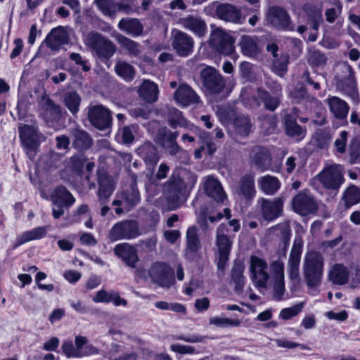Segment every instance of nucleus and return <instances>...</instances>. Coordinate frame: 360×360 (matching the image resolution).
<instances>
[{
	"label": "nucleus",
	"instance_id": "23",
	"mask_svg": "<svg viewBox=\"0 0 360 360\" xmlns=\"http://www.w3.org/2000/svg\"><path fill=\"white\" fill-rule=\"evenodd\" d=\"M97 176L98 184L97 191L98 202L101 204L107 203L115 189L113 181L104 171H98Z\"/></svg>",
	"mask_w": 360,
	"mask_h": 360
},
{
	"label": "nucleus",
	"instance_id": "51",
	"mask_svg": "<svg viewBox=\"0 0 360 360\" xmlns=\"http://www.w3.org/2000/svg\"><path fill=\"white\" fill-rule=\"evenodd\" d=\"M94 4L105 15L114 18L117 13L116 3L112 0H95Z\"/></svg>",
	"mask_w": 360,
	"mask_h": 360
},
{
	"label": "nucleus",
	"instance_id": "58",
	"mask_svg": "<svg viewBox=\"0 0 360 360\" xmlns=\"http://www.w3.org/2000/svg\"><path fill=\"white\" fill-rule=\"evenodd\" d=\"M63 352L68 358L70 357H80V351L76 349L71 340H66L63 342L61 346Z\"/></svg>",
	"mask_w": 360,
	"mask_h": 360
},
{
	"label": "nucleus",
	"instance_id": "1",
	"mask_svg": "<svg viewBox=\"0 0 360 360\" xmlns=\"http://www.w3.org/2000/svg\"><path fill=\"white\" fill-rule=\"evenodd\" d=\"M324 268L323 256L316 251L306 253L303 264L302 274L304 281L309 288V293L315 295L322 281Z\"/></svg>",
	"mask_w": 360,
	"mask_h": 360
},
{
	"label": "nucleus",
	"instance_id": "9",
	"mask_svg": "<svg viewBox=\"0 0 360 360\" xmlns=\"http://www.w3.org/2000/svg\"><path fill=\"white\" fill-rule=\"evenodd\" d=\"M343 174L342 167L334 165L325 168L319 173L318 178L324 188L336 191L345 181Z\"/></svg>",
	"mask_w": 360,
	"mask_h": 360
},
{
	"label": "nucleus",
	"instance_id": "6",
	"mask_svg": "<svg viewBox=\"0 0 360 360\" xmlns=\"http://www.w3.org/2000/svg\"><path fill=\"white\" fill-rule=\"evenodd\" d=\"M250 278L257 288H266L270 279L266 262L257 256H251L250 259Z\"/></svg>",
	"mask_w": 360,
	"mask_h": 360
},
{
	"label": "nucleus",
	"instance_id": "48",
	"mask_svg": "<svg viewBox=\"0 0 360 360\" xmlns=\"http://www.w3.org/2000/svg\"><path fill=\"white\" fill-rule=\"evenodd\" d=\"M81 101L80 96L75 91L66 92L64 95V103L72 115L79 111Z\"/></svg>",
	"mask_w": 360,
	"mask_h": 360
},
{
	"label": "nucleus",
	"instance_id": "30",
	"mask_svg": "<svg viewBox=\"0 0 360 360\" xmlns=\"http://www.w3.org/2000/svg\"><path fill=\"white\" fill-rule=\"evenodd\" d=\"M241 52L250 58L256 57L262 51L259 44V37L243 34L240 37L238 43Z\"/></svg>",
	"mask_w": 360,
	"mask_h": 360
},
{
	"label": "nucleus",
	"instance_id": "38",
	"mask_svg": "<svg viewBox=\"0 0 360 360\" xmlns=\"http://www.w3.org/2000/svg\"><path fill=\"white\" fill-rule=\"evenodd\" d=\"M48 231L47 226H39L23 232L16 240L15 247H18L25 243L44 238Z\"/></svg>",
	"mask_w": 360,
	"mask_h": 360
},
{
	"label": "nucleus",
	"instance_id": "18",
	"mask_svg": "<svg viewBox=\"0 0 360 360\" xmlns=\"http://www.w3.org/2000/svg\"><path fill=\"white\" fill-rule=\"evenodd\" d=\"M201 249L199 230L196 226H192L187 229L186 234L185 257L188 259H193L200 255Z\"/></svg>",
	"mask_w": 360,
	"mask_h": 360
},
{
	"label": "nucleus",
	"instance_id": "14",
	"mask_svg": "<svg viewBox=\"0 0 360 360\" xmlns=\"http://www.w3.org/2000/svg\"><path fill=\"white\" fill-rule=\"evenodd\" d=\"M152 281L163 288H169L174 283V273L166 264L156 262L149 270Z\"/></svg>",
	"mask_w": 360,
	"mask_h": 360
},
{
	"label": "nucleus",
	"instance_id": "50",
	"mask_svg": "<svg viewBox=\"0 0 360 360\" xmlns=\"http://www.w3.org/2000/svg\"><path fill=\"white\" fill-rule=\"evenodd\" d=\"M168 122L172 128H176L178 126L186 127L187 126L186 120L182 116L181 112L175 108H169Z\"/></svg>",
	"mask_w": 360,
	"mask_h": 360
},
{
	"label": "nucleus",
	"instance_id": "29",
	"mask_svg": "<svg viewBox=\"0 0 360 360\" xmlns=\"http://www.w3.org/2000/svg\"><path fill=\"white\" fill-rule=\"evenodd\" d=\"M219 18L224 21L242 24L241 11L236 6L230 4H221L216 9Z\"/></svg>",
	"mask_w": 360,
	"mask_h": 360
},
{
	"label": "nucleus",
	"instance_id": "41",
	"mask_svg": "<svg viewBox=\"0 0 360 360\" xmlns=\"http://www.w3.org/2000/svg\"><path fill=\"white\" fill-rule=\"evenodd\" d=\"M115 71L118 76L128 82L134 79L136 73L135 68L131 64L120 60L117 61Z\"/></svg>",
	"mask_w": 360,
	"mask_h": 360
},
{
	"label": "nucleus",
	"instance_id": "64",
	"mask_svg": "<svg viewBox=\"0 0 360 360\" xmlns=\"http://www.w3.org/2000/svg\"><path fill=\"white\" fill-rule=\"evenodd\" d=\"M150 111L147 108H134L129 110V114L136 119L147 120Z\"/></svg>",
	"mask_w": 360,
	"mask_h": 360
},
{
	"label": "nucleus",
	"instance_id": "5",
	"mask_svg": "<svg viewBox=\"0 0 360 360\" xmlns=\"http://www.w3.org/2000/svg\"><path fill=\"white\" fill-rule=\"evenodd\" d=\"M335 86L338 90L355 100L357 96L356 83L354 72L351 65L345 63L342 66V74L335 76Z\"/></svg>",
	"mask_w": 360,
	"mask_h": 360
},
{
	"label": "nucleus",
	"instance_id": "10",
	"mask_svg": "<svg viewBox=\"0 0 360 360\" xmlns=\"http://www.w3.org/2000/svg\"><path fill=\"white\" fill-rule=\"evenodd\" d=\"M210 43L212 49L221 54L229 56L234 51L233 39L221 29L212 32Z\"/></svg>",
	"mask_w": 360,
	"mask_h": 360
},
{
	"label": "nucleus",
	"instance_id": "49",
	"mask_svg": "<svg viewBox=\"0 0 360 360\" xmlns=\"http://www.w3.org/2000/svg\"><path fill=\"white\" fill-rule=\"evenodd\" d=\"M308 20L312 24V28L318 30L320 25L323 22L321 10L314 7L309 6L306 8Z\"/></svg>",
	"mask_w": 360,
	"mask_h": 360
},
{
	"label": "nucleus",
	"instance_id": "63",
	"mask_svg": "<svg viewBox=\"0 0 360 360\" xmlns=\"http://www.w3.org/2000/svg\"><path fill=\"white\" fill-rule=\"evenodd\" d=\"M347 135L348 133L346 131H342L335 140L334 145L338 153H344L345 152Z\"/></svg>",
	"mask_w": 360,
	"mask_h": 360
},
{
	"label": "nucleus",
	"instance_id": "17",
	"mask_svg": "<svg viewBox=\"0 0 360 360\" xmlns=\"http://www.w3.org/2000/svg\"><path fill=\"white\" fill-rule=\"evenodd\" d=\"M293 210L303 216L315 213L318 204L309 193L302 191L296 195L292 202Z\"/></svg>",
	"mask_w": 360,
	"mask_h": 360
},
{
	"label": "nucleus",
	"instance_id": "33",
	"mask_svg": "<svg viewBox=\"0 0 360 360\" xmlns=\"http://www.w3.org/2000/svg\"><path fill=\"white\" fill-rule=\"evenodd\" d=\"M118 28L132 37H138L143 34V27L136 18H122L118 23Z\"/></svg>",
	"mask_w": 360,
	"mask_h": 360
},
{
	"label": "nucleus",
	"instance_id": "11",
	"mask_svg": "<svg viewBox=\"0 0 360 360\" xmlns=\"http://www.w3.org/2000/svg\"><path fill=\"white\" fill-rule=\"evenodd\" d=\"M303 242L298 237L294 240L287 262V272L291 281H300V264L302 252Z\"/></svg>",
	"mask_w": 360,
	"mask_h": 360
},
{
	"label": "nucleus",
	"instance_id": "3",
	"mask_svg": "<svg viewBox=\"0 0 360 360\" xmlns=\"http://www.w3.org/2000/svg\"><path fill=\"white\" fill-rule=\"evenodd\" d=\"M84 43L95 51L102 61L108 60L116 51L115 44L98 32H89L85 37Z\"/></svg>",
	"mask_w": 360,
	"mask_h": 360
},
{
	"label": "nucleus",
	"instance_id": "37",
	"mask_svg": "<svg viewBox=\"0 0 360 360\" xmlns=\"http://www.w3.org/2000/svg\"><path fill=\"white\" fill-rule=\"evenodd\" d=\"M243 272L244 265L240 262H236L231 269L230 284L234 285V290L238 293L243 291L245 285Z\"/></svg>",
	"mask_w": 360,
	"mask_h": 360
},
{
	"label": "nucleus",
	"instance_id": "53",
	"mask_svg": "<svg viewBox=\"0 0 360 360\" xmlns=\"http://www.w3.org/2000/svg\"><path fill=\"white\" fill-rule=\"evenodd\" d=\"M288 54H283L279 58H275L272 64L274 71L279 76H283L288 70Z\"/></svg>",
	"mask_w": 360,
	"mask_h": 360
},
{
	"label": "nucleus",
	"instance_id": "55",
	"mask_svg": "<svg viewBox=\"0 0 360 360\" xmlns=\"http://www.w3.org/2000/svg\"><path fill=\"white\" fill-rule=\"evenodd\" d=\"M121 198L130 207L136 205L140 200V195L138 190L132 187L130 190L123 192L121 194Z\"/></svg>",
	"mask_w": 360,
	"mask_h": 360
},
{
	"label": "nucleus",
	"instance_id": "39",
	"mask_svg": "<svg viewBox=\"0 0 360 360\" xmlns=\"http://www.w3.org/2000/svg\"><path fill=\"white\" fill-rule=\"evenodd\" d=\"M349 271L342 264H336L330 270V281L338 285H344L348 281Z\"/></svg>",
	"mask_w": 360,
	"mask_h": 360
},
{
	"label": "nucleus",
	"instance_id": "24",
	"mask_svg": "<svg viewBox=\"0 0 360 360\" xmlns=\"http://www.w3.org/2000/svg\"><path fill=\"white\" fill-rule=\"evenodd\" d=\"M174 98L182 107L196 105L200 102L197 94L187 84L180 85L174 92Z\"/></svg>",
	"mask_w": 360,
	"mask_h": 360
},
{
	"label": "nucleus",
	"instance_id": "45",
	"mask_svg": "<svg viewBox=\"0 0 360 360\" xmlns=\"http://www.w3.org/2000/svg\"><path fill=\"white\" fill-rule=\"evenodd\" d=\"M115 39L119 44L124 49L130 56L137 57L141 53L140 44L139 43L121 34H117Z\"/></svg>",
	"mask_w": 360,
	"mask_h": 360
},
{
	"label": "nucleus",
	"instance_id": "44",
	"mask_svg": "<svg viewBox=\"0 0 360 360\" xmlns=\"http://www.w3.org/2000/svg\"><path fill=\"white\" fill-rule=\"evenodd\" d=\"M257 97L264 103V108L271 112L274 111L281 103L279 96H271L262 89H257Z\"/></svg>",
	"mask_w": 360,
	"mask_h": 360
},
{
	"label": "nucleus",
	"instance_id": "46",
	"mask_svg": "<svg viewBox=\"0 0 360 360\" xmlns=\"http://www.w3.org/2000/svg\"><path fill=\"white\" fill-rule=\"evenodd\" d=\"M236 132L240 136L246 137L252 131V124L249 117L240 115L234 120Z\"/></svg>",
	"mask_w": 360,
	"mask_h": 360
},
{
	"label": "nucleus",
	"instance_id": "26",
	"mask_svg": "<svg viewBox=\"0 0 360 360\" xmlns=\"http://www.w3.org/2000/svg\"><path fill=\"white\" fill-rule=\"evenodd\" d=\"M179 136L177 131H171L167 128H163L160 130L158 134V143L162 148L167 150L171 155H176L178 153L181 148L176 141Z\"/></svg>",
	"mask_w": 360,
	"mask_h": 360
},
{
	"label": "nucleus",
	"instance_id": "42",
	"mask_svg": "<svg viewBox=\"0 0 360 360\" xmlns=\"http://www.w3.org/2000/svg\"><path fill=\"white\" fill-rule=\"evenodd\" d=\"M185 188L186 184L180 178H176L170 181L166 188L167 198L172 201L179 200L183 194Z\"/></svg>",
	"mask_w": 360,
	"mask_h": 360
},
{
	"label": "nucleus",
	"instance_id": "25",
	"mask_svg": "<svg viewBox=\"0 0 360 360\" xmlns=\"http://www.w3.org/2000/svg\"><path fill=\"white\" fill-rule=\"evenodd\" d=\"M237 195L248 202H251L256 195V188L255 176L251 174H246L243 176L239 181L236 189Z\"/></svg>",
	"mask_w": 360,
	"mask_h": 360
},
{
	"label": "nucleus",
	"instance_id": "34",
	"mask_svg": "<svg viewBox=\"0 0 360 360\" xmlns=\"http://www.w3.org/2000/svg\"><path fill=\"white\" fill-rule=\"evenodd\" d=\"M72 146L80 150L89 148L92 145V139L86 131L79 128L71 129Z\"/></svg>",
	"mask_w": 360,
	"mask_h": 360
},
{
	"label": "nucleus",
	"instance_id": "57",
	"mask_svg": "<svg viewBox=\"0 0 360 360\" xmlns=\"http://www.w3.org/2000/svg\"><path fill=\"white\" fill-rule=\"evenodd\" d=\"M135 127L134 125L125 126L120 131L121 141L124 144H130L134 140Z\"/></svg>",
	"mask_w": 360,
	"mask_h": 360
},
{
	"label": "nucleus",
	"instance_id": "28",
	"mask_svg": "<svg viewBox=\"0 0 360 360\" xmlns=\"http://www.w3.org/2000/svg\"><path fill=\"white\" fill-rule=\"evenodd\" d=\"M203 188L206 195L217 202H223L226 198L221 183L211 176L205 178Z\"/></svg>",
	"mask_w": 360,
	"mask_h": 360
},
{
	"label": "nucleus",
	"instance_id": "61",
	"mask_svg": "<svg viewBox=\"0 0 360 360\" xmlns=\"http://www.w3.org/2000/svg\"><path fill=\"white\" fill-rule=\"evenodd\" d=\"M197 222L199 226L203 230H207L209 226L207 221V208L205 206L200 207L198 210H196Z\"/></svg>",
	"mask_w": 360,
	"mask_h": 360
},
{
	"label": "nucleus",
	"instance_id": "31",
	"mask_svg": "<svg viewBox=\"0 0 360 360\" xmlns=\"http://www.w3.org/2000/svg\"><path fill=\"white\" fill-rule=\"evenodd\" d=\"M326 103L330 112L336 119L344 120L347 117L349 106L344 100L338 96H329L326 100Z\"/></svg>",
	"mask_w": 360,
	"mask_h": 360
},
{
	"label": "nucleus",
	"instance_id": "21",
	"mask_svg": "<svg viewBox=\"0 0 360 360\" xmlns=\"http://www.w3.org/2000/svg\"><path fill=\"white\" fill-rule=\"evenodd\" d=\"M178 24L199 37H203L207 32L206 22L200 16L196 15H188L180 18Z\"/></svg>",
	"mask_w": 360,
	"mask_h": 360
},
{
	"label": "nucleus",
	"instance_id": "56",
	"mask_svg": "<svg viewBox=\"0 0 360 360\" xmlns=\"http://www.w3.org/2000/svg\"><path fill=\"white\" fill-rule=\"evenodd\" d=\"M269 268L274 280L284 279V263L281 259L272 261Z\"/></svg>",
	"mask_w": 360,
	"mask_h": 360
},
{
	"label": "nucleus",
	"instance_id": "62",
	"mask_svg": "<svg viewBox=\"0 0 360 360\" xmlns=\"http://www.w3.org/2000/svg\"><path fill=\"white\" fill-rule=\"evenodd\" d=\"M86 162V157L82 153L77 154L72 156L70 160V167L73 170L79 172L84 167Z\"/></svg>",
	"mask_w": 360,
	"mask_h": 360
},
{
	"label": "nucleus",
	"instance_id": "52",
	"mask_svg": "<svg viewBox=\"0 0 360 360\" xmlns=\"http://www.w3.org/2000/svg\"><path fill=\"white\" fill-rule=\"evenodd\" d=\"M307 61L312 67H324L328 58L324 53L319 50H311L309 52Z\"/></svg>",
	"mask_w": 360,
	"mask_h": 360
},
{
	"label": "nucleus",
	"instance_id": "22",
	"mask_svg": "<svg viewBox=\"0 0 360 360\" xmlns=\"http://www.w3.org/2000/svg\"><path fill=\"white\" fill-rule=\"evenodd\" d=\"M113 252L127 266L131 268H135L139 261L136 248L129 243H124L115 245Z\"/></svg>",
	"mask_w": 360,
	"mask_h": 360
},
{
	"label": "nucleus",
	"instance_id": "2",
	"mask_svg": "<svg viewBox=\"0 0 360 360\" xmlns=\"http://www.w3.org/2000/svg\"><path fill=\"white\" fill-rule=\"evenodd\" d=\"M22 146L27 157L33 160L39 150V146L46 137L34 125L20 124L18 127Z\"/></svg>",
	"mask_w": 360,
	"mask_h": 360
},
{
	"label": "nucleus",
	"instance_id": "40",
	"mask_svg": "<svg viewBox=\"0 0 360 360\" xmlns=\"http://www.w3.org/2000/svg\"><path fill=\"white\" fill-rule=\"evenodd\" d=\"M259 188L266 195H274L280 187V182L276 177L266 175L258 179Z\"/></svg>",
	"mask_w": 360,
	"mask_h": 360
},
{
	"label": "nucleus",
	"instance_id": "47",
	"mask_svg": "<svg viewBox=\"0 0 360 360\" xmlns=\"http://www.w3.org/2000/svg\"><path fill=\"white\" fill-rule=\"evenodd\" d=\"M342 200L346 209L360 202V189L354 185L349 186L344 192Z\"/></svg>",
	"mask_w": 360,
	"mask_h": 360
},
{
	"label": "nucleus",
	"instance_id": "54",
	"mask_svg": "<svg viewBox=\"0 0 360 360\" xmlns=\"http://www.w3.org/2000/svg\"><path fill=\"white\" fill-rule=\"evenodd\" d=\"M210 324L214 325L217 327L236 326L240 325L241 321L239 319H231L225 317L214 316L210 319Z\"/></svg>",
	"mask_w": 360,
	"mask_h": 360
},
{
	"label": "nucleus",
	"instance_id": "59",
	"mask_svg": "<svg viewBox=\"0 0 360 360\" xmlns=\"http://www.w3.org/2000/svg\"><path fill=\"white\" fill-rule=\"evenodd\" d=\"M303 307L302 303H299L292 307L285 308L281 311L280 317L284 320H288L297 315Z\"/></svg>",
	"mask_w": 360,
	"mask_h": 360
},
{
	"label": "nucleus",
	"instance_id": "27",
	"mask_svg": "<svg viewBox=\"0 0 360 360\" xmlns=\"http://www.w3.org/2000/svg\"><path fill=\"white\" fill-rule=\"evenodd\" d=\"M44 42L53 51H58L60 48L69 42V37L63 27L53 28L46 36Z\"/></svg>",
	"mask_w": 360,
	"mask_h": 360
},
{
	"label": "nucleus",
	"instance_id": "7",
	"mask_svg": "<svg viewBox=\"0 0 360 360\" xmlns=\"http://www.w3.org/2000/svg\"><path fill=\"white\" fill-rule=\"evenodd\" d=\"M226 226L221 224L217 229L216 247L217 250V269L224 271L230 254L232 242L227 235L224 233Z\"/></svg>",
	"mask_w": 360,
	"mask_h": 360
},
{
	"label": "nucleus",
	"instance_id": "8",
	"mask_svg": "<svg viewBox=\"0 0 360 360\" xmlns=\"http://www.w3.org/2000/svg\"><path fill=\"white\" fill-rule=\"evenodd\" d=\"M266 24L280 30H294L288 12L279 6L270 7L266 13Z\"/></svg>",
	"mask_w": 360,
	"mask_h": 360
},
{
	"label": "nucleus",
	"instance_id": "15",
	"mask_svg": "<svg viewBox=\"0 0 360 360\" xmlns=\"http://www.w3.org/2000/svg\"><path fill=\"white\" fill-rule=\"evenodd\" d=\"M264 220L271 221L282 214L283 201L281 198L269 200L260 198L257 201Z\"/></svg>",
	"mask_w": 360,
	"mask_h": 360
},
{
	"label": "nucleus",
	"instance_id": "13",
	"mask_svg": "<svg viewBox=\"0 0 360 360\" xmlns=\"http://www.w3.org/2000/svg\"><path fill=\"white\" fill-rule=\"evenodd\" d=\"M200 75L203 86L210 93L218 94L224 90V79L214 68L207 67L201 71Z\"/></svg>",
	"mask_w": 360,
	"mask_h": 360
},
{
	"label": "nucleus",
	"instance_id": "60",
	"mask_svg": "<svg viewBox=\"0 0 360 360\" xmlns=\"http://www.w3.org/2000/svg\"><path fill=\"white\" fill-rule=\"evenodd\" d=\"M341 13L342 5L340 3L337 4L335 7L326 9L325 12L326 21L329 23H333Z\"/></svg>",
	"mask_w": 360,
	"mask_h": 360
},
{
	"label": "nucleus",
	"instance_id": "4",
	"mask_svg": "<svg viewBox=\"0 0 360 360\" xmlns=\"http://www.w3.org/2000/svg\"><path fill=\"white\" fill-rule=\"evenodd\" d=\"M141 232L137 221L129 219L117 222L108 233V238L115 242L120 240H131L140 236Z\"/></svg>",
	"mask_w": 360,
	"mask_h": 360
},
{
	"label": "nucleus",
	"instance_id": "35",
	"mask_svg": "<svg viewBox=\"0 0 360 360\" xmlns=\"http://www.w3.org/2000/svg\"><path fill=\"white\" fill-rule=\"evenodd\" d=\"M51 201L53 205H63L65 207H69L75 202L73 195L64 186L57 187L51 195Z\"/></svg>",
	"mask_w": 360,
	"mask_h": 360
},
{
	"label": "nucleus",
	"instance_id": "36",
	"mask_svg": "<svg viewBox=\"0 0 360 360\" xmlns=\"http://www.w3.org/2000/svg\"><path fill=\"white\" fill-rule=\"evenodd\" d=\"M285 133L288 136L304 138L306 129L300 126L296 122V117L291 114H286L284 117Z\"/></svg>",
	"mask_w": 360,
	"mask_h": 360
},
{
	"label": "nucleus",
	"instance_id": "32",
	"mask_svg": "<svg viewBox=\"0 0 360 360\" xmlns=\"http://www.w3.org/2000/svg\"><path fill=\"white\" fill-rule=\"evenodd\" d=\"M138 93L139 97L144 101L148 103H155L158 98V86L149 79H144L138 89Z\"/></svg>",
	"mask_w": 360,
	"mask_h": 360
},
{
	"label": "nucleus",
	"instance_id": "20",
	"mask_svg": "<svg viewBox=\"0 0 360 360\" xmlns=\"http://www.w3.org/2000/svg\"><path fill=\"white\" fill-rule=\"evenodd\" d=\"M42 115L46 122H58L63 115L62 108L55 103L47 94H44L39 101Z\"/></svg>",
	"mask_w": 360,
	"mask_h": 360
},
{
	"label": "nucleus",
	"instance_id": "43",
	"mask_svg": "<svg viewBox=\"0 0 360 360\" xmlns=\"http://www.w3.org/2000/svg\"><path fill=\"white\" fill-rule=\"evenodd\" d=\"M138 150L147 164L156 165L158 161V152L156 148L151 143H145L138 148Z\"/></svg>",
	"mask_w": 360,
	"mask_h": 360
},
{
	"label": "nucleus",
	"instance_id": "12",
	"mask_svg": "<svg viewBox=\"0 0 360 360\" xmlns=\"http://www.w3.org/2000/svg\"><path fill=\"white\" fill-rule=\"evenodd\" d=\"M171 40L173 49L179 56L186 57L192 53L194 41L187 33L173 29L171 32Z\"/></svg>",
	"mask_w": 360,
	"mask_h": 360
},
{
	"label": "nucleus",
	"instance_id": "16",
	"mask_svg": "<svg viewBox=\"0 0 360 360\" xmlns=\"http://www.w3.org/2000/svg\"><path fill=\"white\" fill-rule=\"evenodd\" d=\"M88 119L96 128L103 130L111 125L110 112L102 105H96L89 107Z\"/></svg>",
	"mask_w": 360,
	"mask_h": 360
},
{
	"label": "nucleus",
	"instance_id": "19",
	"mask_svg": "<svg viewBox=\"0 0 360 360\" xmlns=\"http://www.w3.org/2000/svg\"><path fill=\"white\" fill-rule=\"evenodd\" d=\"M250 164L257 169L264 171L266 169L271 161V157L269 150L261 146H254L250 150Z\"/></svg>",
	"mask_w": 360,
	"mask_h": 360
}]
</instances>
